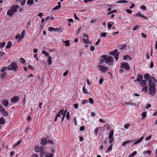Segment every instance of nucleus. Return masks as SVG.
I'll return each instance as SVG.
<instances>
[{
    "label": "nucleus",
    "mask_w": 157,
    "mask_h": 157,
    "mask_svg": "<svg viewBox=\"0 0 157 157\" xmlns=\"http://www.w3.org/2000/svg\"><path fill=\"white\" fill-rule=\"evenodd\" d=\"M6 43L3 42L0 44V48H3L5 45Z\"/></svg>",
    "instance_id": "8fccbe9b"
},
{
    "label": "nucleus",
    "mask_w": 157,
    "mask_h": 157,
    "mask_svg": "<svg viewBox=\"0 0 157 157\" xmlns=\"http://www.w3.org/2000/svg\"><path fill=\"white\" fill-rule=\"evenodd\" d=\"M84 38L82 40V41L85 44H88L89 43V41L88 40V36L86 34H84L83 36Z\"/></svg>",
    "instance_id": "9b49d317"
},
{
    "label": "nucleus",
    "mask_w": 157,
    "mask_h": 157,
    "mask_svg": "<svg viewBox=\"0 0 157 157\" xmlns=\"http://www.w3.org/2000/svg\"><path fill=\"white\" fill-rule=\"evenodd\" d=\"M25 2H26V1L25 0H23L22 1H21V6L23 5L25 3Z\"/></svg>",
    "instance_id": "0e129e2a"
},
{
    "label": "nucleus",
    "mask_w": 157,
    "mask_h": 157,
    "mask_svg": "<svg viewBox=\"0 0 157 157\" xmlns=\"http://www.w3.org/2000/svg\"><path fill=\"white\" fill-rule=\"evenodd\" d=\"M107 33H104L101 34L100 36L101 37H105Z\"/></svg>",
    "instance_id": "09e8293b"
},
{
    "label": "nucleus",
    "mask_w": 157,
    "mask_h": 157,
    "mask_svg": "<svg viewBox=\"0 0 157 157\" xmlns=\"http://www.w3.org/2000/svg\"><path fill=\"white\" fill-rule=\"evenodd\" d=\"M64 111V109H63L60 110L59 111L57 114L56 115V117L54 120V121H56L58 120H59V119H58V117H60V115H62L63 114V112Z\"/></svg>",
    "instance_id": "0eeeda50"
},
{
    "label": "nucleus",
    "mask_w": 157,
    "mask_h": 157,
    "mask_svg": "<svg viewBox=\"0 0 157 157\" xmlns=\"http://www.w3.org/2000/svg\"><path fill=\"white\" fill-rule=\"evenodd\" d=\"M131 59L130 58V57L128 55L124 56L123 59L124 60H126V59Z\"/></svg>",
    "instance_id": "a18cd8bd"
},
{
    "label": "nucleus",
    "mask_w": 157,
    "mask_h": 157,
    "mask_svg": "<svg viewBox=\"0 0 157 157\" xmlns=\"http://www.w3.org/2000/svg\"><path fill=\"white\" fill-rule=\"evenodd\" d=\"M21 140H19L17 143L13 145V147H15L17 146L19 144H21Z\"/></svg>",
    "instance_id": "ea45409f"
},
{
    "label": "nucleus",
    "mask_w": 157,
    "mask_h": 157,
    "mask_svg": "<svg viewBox=\"0 0 157 157\" xmlns=\"http://www.w3.org/2000/svg\"><path fill=\"white\" fill-rule=\"evenodd\" d=\"M14 154H15V153H14V151H12L10 152V156L12 157V156H13L14 155Z\"/></svg>",
    "instance_id": "774afa93"
},
{
    "label": "nucleus",
    "mask_w": 157,
    "mask_h": 157,
    "mask_svg": "<svg viewBox=\"0 0 157 157\" xmlns=\"http://www.w3.org/2000/svg\"><path fill=\"white\" fill-rule=\"evenodd\" d=\"M52 56H49L48 57V64L49 65H51L52 63Z\"/></svg>",
    "instance_id": "b1692460"
},
{
    "label": "nucleus",
    "mask_w": 157,
    "mask_h": 157,
    "mask_svg": "<svg viewBox=\"0 0 157 157\" xmlns=\"http://www.w3.org/2000/svg\"><path fill=\"white\" fill-rule=\"evenodd\" d=\"M114 132L113 130H112L110 131V133H109V138H113V135Z\"/></svg>",
    "instance_id": "c85d7f7f"
},
{
    "label": "nucleus",
    "mask_w": 157,
    "mask_h": 157,
    "mask_svg": "<svg viewBox=\"0 0 157 157\" xmlns=\"http://www.w3.org/2000/svg\"><path fill=\"white\" fill-rule=\"evenodd\" d=\"M18 67L17 64L15 63H11L10 65L7 66V69L9 71L13 70L15 71H17Z\"/></svg>",
    "instance_id": "7ed1b4c3"
},
{
    "label": "nucleus",
    "mask_w": 157,
    "mask_h": 157,
    "mask_svg": "<svg viewBox=\"0 0 157 157\" xmlns=\"http://www.w3.org/2000/svg\"><path fill=\"white\" fill-rule=\"evenodd\" d=\"M144 78L148 81V85H149L150 82H151V83L154 82H157V81L154 78L152 79L151 76L148 73L144 75Z\"/></svg>",
    "instance_id": "20e7f679"
},
{
    "label": "nucleus",
    "mask_w": 157,
    "mask_h": 157,
    "mask_svg": "<svg viewBox=\"0 0 157 157\" xmlns=\"http://www.w3.org/2000/svg\"><path fill=\"white\" fill-rule=\"evenodd\" d=\"M105 62L108 64H110V63H113V59L111 56H109L107 57L105 56Z\"/></svg>",
    "instance_id": "39448f33"
},
{
    "label": "nucleus",
    "mask_w": 157,
    "mask_h": 157,
    "mask_svg": "<svg viewBox=\"0 0 157 157\" xmlns=\"http://www.w3.org/2000/svg\"><path fill=\"white\" fill-rule=\"evenodd\" d=\"M26 33V32L24 30L21 33V34L20 35V39L22 38L24 36L25 34Z\"/></svg>",
    "instance_id": "2f4dec72"
},
{
    "label": "nucleus",
    "mask_w": 157,
    "mask_h": 157,
    "mask_svg": "<svg viewBox=\"0 0 157 157\" xmlns=\"http://www.w3.org/2000/svg\"><path fill=\"white\" fill-rule=\"evenodd\" d=\"M138 17H143L146 20H147V18L144 16L143 14H142V13L140 12H138Z\"/></svg>",
    "instance_id": "5701e85b"
},
{
    "label": "nucleus",
    "mask_w": 157,
    "mask_h": 157,
    "mask_svg": "<svg viewBox=\"0 0 157 157\" xmlns=\"http://www.w3.org/2000/svg\"><path fill=\"white\" fill-rule=\"evenodd\" d=\"M7 69L6 67H3L2 69L0 70L1 72H4Z\"/></svg>",
    "instance_id": "49530a36"
},
{
    "label": "nucleus",
    "mask_w": 157,
    "mask_h": 157,
    "mask_svg": "<svg viewBox=\"0 0 157 157\" xmlns=\"http://www.w3.org/2000/svg\"><path fill=\"white\" fill-rule=\"evenodd\" d=\"M148 86H145L143 87L142 90V92H144L147 93V92Z\"/></svg>",
    "instance_id": "cd10ccee"
},
{
    "label": "nucleus",
    "mask_w": 157,
    "mask_h": 157,
    "mask_svg": "<svg viewBox=\"0 0 157 157\" xmlns=\"http://www.w3.org/2000/svg\"><path fill=\"white\" fill-rule=\"evenodd\" d=\"M41 157H53V154H49L48 152L45 151H42L40 153Z\"/></svg>",
    "instance_id": "423d86ee"
},
{
    "label": "nucleus",
    "mask_w": 157,
    "mask_h": 157,
    "mask_svg": "<svg viewBox=\"0 0 157 157\" xmlns=\"http://www.w3.org/2000/svg\"><path fill=\"white\" fill-rule=\"evenodd\" d=\"M99 70L102 72L105 73L108 69V67L103 65H100L98 67Z\"/></svg>",
    "instance_id": "6e6552de"
},
{
    "label": "nucleus",
    "mask_w": 157,
    "mask_h": 157,
    "mask_svg": "<svg viewBox=\"0 0 157 157\" xmlns=\"http://www.w3.org/2000/svg\"><path fill=\"white\" fill-rule=\"evenodd\" d=\"M55 28L52 27H49L48 28V30L50 31H54Z\"/></svg>",
    "instance_id": "a19ab883"
},
{
    "label": "nucleus",
    "mask_w": 157,
    "mask_h": 157,
    "mask_svg": "<svg viewBox=\"0 0 157 157\" xmlns=\"http://www.w3.org/2000/svg\"><path fill=\"white\" fill-rule=\"evenodd\" d=\"M62 41L63 43H65V46L67 47L69 46L70 45V41L69 40L65 41L63 40L62 39Z\"/></svg>",
    "instance_id": "dca6fc26"
},
{
    "label": "nucleus",
    "mask_w": 157,
    "mask_h": 157,
    "mask_svg": "<svg viewBox=\"0 0 157 157\" xmlns=\"http://www.w3.org/2000/svg\"><path fill=\"white\" fill-rule=\"evenodd\" d=\"M66 118L68 121H69L70 119V115L69 113L67 112L66 114Z\"/></svg>",
    "instance_id": "7c9ffc66"
},
{
    "label": "nucleus",
    "mask_w": 157,
    "mask_h": 157,
    "mask_svg": "<svg viewBox=\"0 0 157 157\" xmlns=\"http://www.w3.org/2000/svg\"><path fill=\"white\" fill-rule=\"evenodd\" d=\"M6 120L3 117L0 118V124L2 125L5 124Z\"/></svg>",
    "instance_id": "4be33fe9"
},
{
    "label": "nucleus",
    "mask_w": 157,
    "mask_h": 157,
    "mask_svg": "<svg viewBox=\"0 0 157 157\" xmlns=\"http://www.w3.org/2000/svg\"><path fill=\"white\" fill-rule=\"evenodd\" d=\"M0 111L3 116H8V113L7 112L5 111V110L4 108L2 107Z\"/></svg>",
    "instance_id": "ddd939ff"
},
{
    "label": "nucleus",
    "mask_w": 157,
    "mask_h": 157,
    "mask_svg": "<svg viewBox=\"0 0 157 157\" xmlns=\"http://www.w3.org/2000/svg\"><path fill=\"white\" fill-rule=\"evenodd\" d=\"M151 152V150H149L147 151H144L143 152V154L145 156L149 155H150Z\"/></svg>",
    "instance_id": "4468645a"
},
{
    "label": "nucleus",
    "mask_w": 157,
    "mask_h": 157,
    "mask_svg": "<svg viewBox=\"0 0 157 157\" xmlns=\"http://www.w3.org/2000/svg\"><path fill=\"white\" fill-rule=\"evenodd\" d=\"M61 7V5H58L55 6L52 9V10H56L59 9Z\"/></svg>",
    "instance_id": "e433bc0d"
},
{
    "label": "nucleus",
    "mask_w": 157,
    "mask_h": 157,
    "mask_svg": "<svg viewBox=\"0 0 157 157\" xmlns=\"http://www.w3.org/2000/svg\"><path fill=\"white\" fill-rule=\"evenodd\" d=\"M146 116V112H144L142 113V119H144Z\"/></svg>",
    "instance_id": "37998d69"
},
{
    "label": "nucleus",
    "mask_w": 157,
    "mask_h": 157,
    "mask_svg": "<svg viewBox=\"0 0 157 157\" xmlns=\"http://www.w3.org/2000/svg\"><path fill=\"white\" fill-rule=\"evenodd\" d=\"M104 61H105V56H101L100 59V63L102 64L103 63Z\"/></svg>",
    "instance_id": "bb28decb"
},
{
    "label": "nucleus",
    "mask_w": 157,
    "mask_h": 157,
    "mask_svg": "<svg viewBox=\"0 0 157 157\" xmlns=\"http://www.w3.org/2000/svg\"><path fill=\"white\" fill-rule=\"evenodd\" d=\"M47 143V140L46 138H43L41 139V144L43 145H45Z\"/></svg>",
    "instance_id": "f3484780"
},
{
    "label": "nucleus",
    "mask_w": 157,
    "mask_h": 157,
    "mask_svg": "<svg viewBox=\"0 0 157 157\" xmlns=\"http://www.w3.org/2000/svg\"><path fill=\"white\" fill-rule=\"evenodd\" d=\"M129 125L130 124H126L124 125V128H125L127 129L128 128V127L129 126Z\"/></svg>",
    "instance_id": "4d7b16f0"
},
{
    "label": "nucleus",
    "mask_w": 157,
    "mask_h": 157,
    "mask_svg": "<svg viewBox=\"0 0 157 157\" xmlns=\"http://www.w3.org/2000/svg\"><path fill=\"white\" fill-rule=\"evenodd\" d=\"M151 136H152L151 135H150L149 136L146 137L145 139L147 141V140H150L151 138Z\"/></svg>",
    "instance_id": "864d4df0"
},
{
    "label": "nucleus",
    "mask_w": 157,
    "mask_h": 157,
    "mask_svg": "<svg viewBox=\"0 0 157 157\" xmlns=\"http://www.w3.org/2000/svg\"><path fill=\"white\" fill-rule=\"evenodd\" d=\"M131 142V140H130L126 141L122 143V145L123 146H125L126 145L129 144Z\"/></svg>",
    "instance_id": "a878e982"
},
{
    "label": "nucleus",
    "mask_w": 157,
    "mask_h": 157,
    "mask_svg": "<svg viewBox=\"0 0 157 157\" xmlns=\"http://www.w3.org/2000/svg\"><path fill=\"white\" fill-rule=\"evenodd\" d=\"M43 149V147L42 146L39 147V146H36L34 148L36 152H39L41 151H42Z\"/></svg>",
    "instance_id": "f8f14e48"
},
{
    "label": "nucleus",
    "mask_w": 157,
    "mask_h": 157,
    "mask_svg": "<svg viewBox=\"0 0 157 157\" xmlns=\"http://www.w3.org/2000/svg\"><path fill=\"white\" fill-rule=\"evenodd\" d=\"M151 107V105L150 104H147L145 107L146 109H148Z\"/></svg>",
    "instance_id": "69168bd1"
},
{
    "label": "nucleus",
    "mask_w": 157,
    "mask_h": 157,
    "mask_svg": "<svg viewBox=\"0 0 157 157\" xmlns=\"http://www.w3.org/2000/svg\"><path fill=\"white\" fill-rule=\"evenodd\" d=\"M151 82H150L149 85H148L149 86V94L153 96L156 92L155 85L156 82H154L152 83H151Z\"/></svg>",
    "instance_id": "f257e3e1"
},
{
    "label": "nucleus",
    "mask_w": 157,
    "mask_h": 157,
    "mask_svg": "<svg viewBox=\"0 0 157 157\" xmlns=\"http://www.w3.org/2000/svg\"><path fill=\"white\" fill-rule=\"evenodd\" d=\"M98 131V128H96L94 130V132L96 136L97 135Z\"/></svg>",
    "instance_id": "c03bdc74"
},
{
    "label": "nucleus",
    "mask_w": 157,
    "mask_h": 157,
    "mask_svg": "<svg viewBox=\"0 0 157 157\" xmlns=\"http://www.w3.org/2000/svg\"><path fill=\"white\" fill-rule=\"evenodd\" d=\"M143 78V77L140 75L138 74V81L140 80Z\"/></svg>",
    "instance_id": "6e6d98bb"
},
{
    "label": "nucleus",
    "mask_w": 157,
    "mask_h": 157,
    "mask_svg": "<svg viewBox=\"0 0 157 157\" xmlns=\"http://www.w3.org/2000/svg\"><path fill=\"white\" fill-rule=\"evenodd\" d=\"M147 84V81L146 80H142L140 82V85H141V86H144Z\"/></svg>",
    "instance_id": "aec40b11"
},
{
    "label": "nucleus",
    "mask_w": 157,
    "mask_h": 157,
    "mask_svg": "<svg viewBox=\"0 0 157 157\" xmlns=\"http://www.w3.org/2000/svg\"><path fill=\"white\" fill-rule=\"evenodd\" d=\"M20 36L19 35H17L15 36V38L16 40H20L21 39H20Z\"/></svg>",
    "instance_id": "3c124183"
},
{
    "label": "nucleus",
    "mask_w": 157,
    "mask_h": 157,
    "mask_svg": "<svg viewBox=\"0 0 157 157\" xmlns=\"http://www.w3.org/2000/svg\"><path fill=\"white\" fill-rule=\"evenodd\" d=\"M144 138L143 137H141L140 139L138 140V143H140L143 140Z\"/></svg>",
    "instance_id": "338daca9"
},
{
    "label": "nucleus",
    "mask_w": 157,
    "mask_h": 157,
    "mask_svg": "<svg viewBox=\"0 0 157 157\" xmlns=\"http://www.w3.org/2000/svg\"><path fill=\"white\" fill-rule=\"evenodd\" d=\"M117 53H119V52H117V49H115V50L110 52L109 53V55L114 56L117 54Z\"/></svg>",
    "instance_id": "6ab92c4d"
},
{
    "label": "nucleus",
    "mask_w": 157,
    "mask_h": 157,
    "mask_svg": "<svg viewBox=\"0 0 157 157\" xmlns=\"http://www.w3.org/2000/svg\"><path fill=\"white\" fill-rule=\"evenodd\" d=\"M140 9L142 10H145L146 9V7L144 6H140Z\"/></svg>",
    "instance_id": "603ef678"
},
{
    "label": "nucleus",
    "mask_w": 157,
    "mask_h": 157,
    "mask_svg": "<svg viewBox=\"0 0 157 157\" xmlns=\"http://www.w3.org/2000/svg\"><path fill=\"white\" fill-rule=\"evenodd\" d=\"M12 44L11 42L10 41L8 42L7 45L6 46V47L7 49H8L11 46Z\"/></svg>",
    "instance_id": "f704fd0d"
},
{
    "label": "nucleus",
    "mask_w": 157,
    "mask_h": 157,
    "mask_svg": "<svg viewBox=\"0 0 157 157\" xmlns=\"http://www.w3.org/2000/svg\"><path fill=\"white\" fill-rule=\"evenodd\" d=\"M9 101L7 100H4L2 101V105L5 107H7L8 105Z\"/></svg>",
    "instance_id": "2eb2a0df"
},
{
    "label": "nucleus",
    "mask_w": 157,
    "mask_h": 157,
    "mask_svg": "<svg viewBox=\"0 0 157 157\" xmlns=\"http://www.w3.org/2000/svg\"><path fill=\"white\" fill-rule=\"evenodd\" d=\"M126 11L128 13H131L132 12V11L130 10L126 9Z\"/></svg>",
    "instance_id": "13d9d810"
},
{
    "label": "nucleus",
    "mask_w": 157,
    "mask_h": 157,
    "mask_svg": "<svg viewBox=\"0 0 157 157\" xmlns=\"http://www.w3.org/2000/svg\"><path fill=\"white\" fill-rule=\"evenodd\" d=\"M128 2L125 0H121L117 1L116 3H127Z\"/></svg>",
    "instance_id": "393cba45"
},
{
    "label": "nucleus",
    "mask_w": 157,
    "mask_h": 157,
    "mask_svg": "<svg viewBox=\"0 0 157 157\" xmlns=\"http://www.w3.org/2000/svg\"><path fill=\"white\" fill-rule=\"evenodd\" d=\"M7 76V74L6 72H3L1 75L0 77L2 79H5Z\"/></svg>",
    "instance_id": "a211bd4d"
},
{
    "label": "nucleus",
    "mask_w": 157,
    "mask_h": 157,
    "mask_svg": "<svg viewBox=\"0 0 157 157\" xmlns=\"http://www.w3.org/2000/svg\"><path fill=\"white\" fill-rule=\"evenodd\" d=\"M28 67V68L31 70H34L33 67L31 65H29Z\"/></svg>",
    "instance_id": "680f3d73"
},
{
    "label": "nucleus",
    "mask_w": 157,
    "mask_h": 157,
    "mask_svg": "<svg viewBox=\"0 0 157 157\" xmlns=\"http://www.w3.org/2000/svg\"><path fill=\"white\" fill-rule=\"evenodd\" d=\"M67 109H66L65 110L64 109V111L63 112V114H62V118L61 122H63V121L65 117V115L67 113Z\"/></svg>",
    "instance_id": "412c9836"
},
{
    "label": "nucleus",
    "mask_w": 157,
    "mask_h": 157,
    "mask_svg": "<svg viewBox=\"0 0 157 157\" xmlns=\"http://www.w3.org/2000/svg\"><path fill=\"white\" fill-rule=\"evenodd\" d=\"M137 153V151H134L131 154L129 155L128 157H133Z\"/></svg>",
    "instance_id": "473e14b6"
},
{
    "label": "nucleus",
    "mask_w": 157,
    "mask_h": 157,
    "mask_svg": "<svg viewBox=\"0 0 157 157\" xmlns=\"http://www.w3.org/2000/svg\"><path fill=\"white\" fill-rule=\"evenodd\" d=\"M87 100H83L82 101V105H84V104L87 103Z\"/></svg>",
    "instance_id": "bf43d9fd"
},
{
    "label": "nucleus",
    "mask_w": 157,
    "mask_h": 157,
    "mask_svg": "<svg viewBox=\"0 0 157 157\" xmlns=\"http://www.w3.org/2000/svg\"><path fill=\"white\" fill-rule=\"evenodd\" d=\"M33 2V0H28L27 1V3L29 6H31L32 5Z\"/></svg>",
    "instance_id": "c9c22d12"
},
{
    "label": "nucleus",
    "mask_w": 157,
    "mask_h": 157,
    "mask_svg": "<svg viewBox=\"0 0 157 157\" xmlns=\"http://www.w3.org/2000/svg\"><path fill=\"white\" fill-rule=\"evenodd\" d=\"M85 129L84 127L83 126H81L80 127V131H83Z\"/></svg>",
    "instance_id": "e2e57ef3"
},
{
    "label": "nucleus",
    "mask_w": 157,
    "mask_h": 157,
    "mask_svg": "<svg viewBox=\"0 0 157 157\" xmlns=\"http://www.w3.org/2000/svg\"><path fill=\"white\" fill-rule=\"evenodd\" d=\"M82 91L84 93L86 94H87L88 93L87 90L85 88V87H83L82 88Z\"/></svg>",
    "instance_id": "58836bf2"
},
{
    "label": "nucleus",
    "mask_w": 157,
    "mask_h": 157,
    "mask_svg": "<svg viewBox=\"0 0 157 157\" xmlns=\"http://www.w3.org/2000/svg\"><path fill=\"white\" fill-rule=\"evenodd\" d=\"M42 53L44 54V56L46 57L49 56V54L48 52H47L44 51H42Z\"/></svg>",
    "instance_id": "72a5a7b5"
},
{
    "label": "nucleus",
    "mask_w": 157,
    "mask_h": 157,
    "mask_svg": "<svg viewBox=\"0 0 157 157\" xmlns=\"http://www.w3.org/2000/svg\"><path fill=\"white\" fill-rule=\"evenodd\" d=\"M119 54V53H117V54L116 55H115V56H114L115 59L116 60V61L118 60L119 59V58H118Z\"/></svg>",
    "instance_id": "79ce46f5"
},
{
    "label": "nucleus",
    "mask_w": 157,
    "mask_h": 157,
    "mask_svg": "<svg viewBox=\"0 0 157 157\" xmlns=\"http://www.w3.org/2000/svg\"><path fill=\"white\" fill-rule=\"evenodd\" d=\"M89 102L91 104H92L94 103V100L93 99L91 98H89Z\"/></svg>",
    "instance_id": "5fc2aeb1"
},
{
    "label": "nucleus",
    "mask_w": 157,
    "mask_h": 157,
    "mask_svg": "<svg viewBox=\"0 0 157 157\" xmlns=\"http://www.w3.org/2000/svg\"><path fill=\"white\" fill-rule=\"evenodd\" d=\"M19 6L17 5L12 7L11 8L7 11V15L11 16L16 11Z\"/></svg>",
    "instance_id": "f03ea898"
},
{
    "label": "nucleus",
    "mask_w": 157,
    "mask_h": 157,
    "mask_svg": "<svg viewBox=\"0 0 157 157\" xmlns=\"http://www.w3.org/2000/svg\"><path fill=\"white\" fill-rule=\"evenodd\" d=\"M112 144H111V145H110L107 149L105 152H108L112 150Z\"/></svg>",
    "instance_id": "4c0bfd02"
},
{
    "label": "nucleus",
    "mask_w": 157,
    "mask_h": 157,
    "mask_svg": "<svg viewBox=\"0 0 157 157\" xmlns=\"http://www.w3.org/2000/svg\"><path fill=\"white\" fill-rule=\"evenodd\" d=\"M121 67L122 68L126 70H128L129 69L128 63L124 62L121 63Z\"/></svg>",
    "instance_id": "1a4fd4ad"
},
{
    "label": "nucleus",
    "mask_w": 157,
    "mask_h": 157,
    "mask_svg": "<svg viewBox=\"0 0 157 157\" xmlns=\"http://www.w3.org/2000/svg\"><path fill=\"white\" fill-rule=\"evenodd\" d=\"M25 102H26V99H25V96L24 98L23 99V101L22 102V104L23 105H25Z\"/></svg>",
    "instance_id": "052dcab7"
},
{
    "label": "nucleus",
    "mask_w": 157,
    "mask_h": 157,
    "mask_svg": "<svg viewBox=\"0 0 157 157\" xmlns=\"http://www.w3.org/2000/svg\"><path fill=\"white\" fill-rule=\"evenodd\" d=\"M54 18V17L53 16H50L47 17L45 18L46 21L49 20H53Z\"/></svg>",
    "instance_id": "c756f323"
},
{
    "label": "nucleus",
    "mask_w": 157,
    "mask_h": 157,
    "mask_svg": "<svg viewBox=\"0 0 157 157\" xmlns=\"http://www.w3.org/2000/svg\"><path fill=\"white\" fill-rule=\"evenodd\" d=\"M19 100V97L17 96H14L10 99L11 102L13 103H16Z\"/></svg>",
    "instance_id": "9d476101"
},
{
    "label": "nucleus",
    "mask_w": 157,
    "mask_h": 157,
    "mask_svg": "<svg viewBox=\"0 0 157 157\" xmlns=\"http://www.w3.org/2000/svg\"><path fill=\"white\" fill-rule=\"evenodd\" d=\"M74 122L75 123V125L76 126L77 124V122L76 120V118L75 117H74L73 118Z\"/></svg>",
    "instance_id": "de8ad7c7"
}]
</instances>
